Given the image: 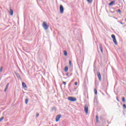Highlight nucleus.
<instances>
[{
  "mask_svg": "<svg viewBox=\"0 0 126 126\" xmlns=\"http://www.w3.org/2000/svg\"><path fill=\"white\" fill-rule=\"evenodd\" d=\"M42 27L44 30H47V29H49V25L47 24V22H43L42 24Z\"/></svg>",
  "mask_w": 126,
  "mask_h": 126,
  "instance_id": "f257e3e1",
  "label": "nucleus"
},
{
  "mask_svg": "<svg viewBox=\"0 0 126 126\" xmlns=\"http://www.w3.org/2000/svg\"><path fill=\"white\" fill-rule=\"evenodd\" d=\"M111 37L113 39V41L115 45H118V42H117V39H116V36L114 34L111 35Z\"/></svg>",
  "mask_w": 126,
  "mask_h": 126,
  "instance_id": "f03ea898",
  "label": "nucleus"
},
{
  "mask_svg": "<svg viewBox=\"0 0 126 126\" xmlns=\"http://www.w3.org/2000/svg\"><path fill=\"white\" fill-rule=\"evenodd\" d=\"M68 100L71 102H75L76 101V98L73 96H69L68 97Z\"/></svg>",
  "mask_w": 126,
  "mask_h": 126,
  "instance_id": "7ed1b4c3",
  "label": "nucleus"
},
{
  "mask_svg": "<svg viewBox=\"0 0 126 126\" xmlns=\"http://www.w3.org/2000/svg\"><path fill=\"white\" fill-rule=\"evenodd\" d=\"M97 77H98L99 81H102V77L101 76V74L100 73V72H97Z\"/></svg>",
  "mask_w": 126,
  "mask_h": 126,
  "instance_id": "20e7f679",
  "label": "nucleus"
},
{
  "mask_svg": "<svg viewBox=\"0 0 126 126\" xmlns=\"http://www.w3.org/2000/svg\"><path fill=\"white\" fill-rule=\"evenodd\" d=\"M84 110L86 114H88V105L86 104L85 105Z\"/></svg>",
  "mask_w": 126,
  "mask_h": 126,
  "instance_id": "39448f33",
  "label": "nucleus"
},
{
  "mask_svg": "<svg viewBox=\"0 0 126 126\" xmlns=\"http://www.w3.org/2000/svg\"><path fill=\"white\" fill-rule=\"evenodd\" d=\"M60 10L61 13H63V6L62 4L60 6Z\"/></svg>",
  "mask_w": 126,
  "mask_h": 126,
  "instance_id": "423d86ee",
  "label": "nucleus"
},
{
  "mask_svg": "<svg viewBox=\"0 0 126 126\" xmlns=\"http://www.w3.org/2000/svg\"><path fill=\"white\" fill-rule=\"evenodd\" d=\"M61 117H62V115H57L56 117V122H59Z\"/></svg>",
  "mask_w": 126,
  "mask_h": 126,
  "instance_id": "0eeeda50",
  "label": "nucleus"
},
{
  "mask_svg": "<svg viewBox=\"0 0 126 126\" xmlns=\"http://www.w3.org/2000/svg\"><path fill=\"white\" fill-rule=\"evenodd\" d=\"M9 86V83H7L5 89L4 90V92H6V90H7V89L8 88Z\"/></svg>",
  "mask_w": 126,
  "mask_h": 126,
  "instance_id": "6e6552de",
  "label": "nucleus"
},
{
  "mask_svg": "<svg viewBox=\"0 0 126 126\" xmlns=\"http://www.w3.org/2000/svg\"><path fill=\"white\" fill-rule=\"evenodd\" d=\"M22 86L24 88H27V85L24 82H22Z\"/></svg>",
  "mask_w": 126,
  "mask_h": 126,
  "instance_id": "1a4fd4ad",
  "label": "nucleus"
},
{
  "mask_svg": "<svg viewBox=\"0 0 126 126\" xmlns=\"http://www.w3.org/2000/svg\"><path fill=\"white\" fill-rule=\"evenodd\" d=\"M99 48H100L101 52L103 53V47H102V45H101V44L99 45Z\"/></svg>",
  "mask_w": 126,
  "mask_h": 126,
  "instance_id": "9d476101",
  "label": "nucleus"
},
{
  "mask_svg": "<svg viewBox=\"0 0 126 126\" xmlns=\"http://www.w3.org/2000/svg\"><path fill=\"white\" fill-rule=\"evenodd\" d=\"M10 15H13V10L11 9H10Z\"/></svg>",
  "mask_w": 126,
  "mask_h": 126,
  "instance_id": "9b49d317",
  "label": "nucleus"
},
{
  "mask_svg": "<svg viewBox=\"0 0 126 126\" xmlns=\"http://www.w3.org/2000/svg\"><path fill=\"white\" fill-rule=\"evenodd\" d=\"M67 70H68V67L66 66L64 67V71H65V72H67Z\"/></svg>",
  "mask_w": 126,
  "mask_h": 126,
  "instance_id": "f8f14e48",
  "label": "nucleus"
},
{
  "mask_svg": "<svg viewBox=\"0 0 126 126\" xmlns=\"http://www.w3.org/2000/svg\"><path fill=\"white\" fill-rule=\"evenodd\" d=\"M114 2H115V1H111L110 3H109V5H110V6L113 5L114 4Z\"/></svg>",
  "mask_w": 126,
  "mask_h": 126,
  "instance_id": "ddd939ff",
  "label": "nucleus"
},
{
  "mask_svg": "<svg viewBox=\"0 0 126 126\" xmlns=\"http://www.w3.org/2000/svg\"><path fill=\"white\" fill-rule=\"evenodd\" d=\"M28 102H29V99L26 98L25 99V104H28Z\"/></svg>",
  "mask_w": 126,
  "mask_h": 126,
  "instance_id": "4468645a",
  "label": "nucleus"
},
{
  "mask_svg": "<svg viewBox=\"0 0 126 126\" xmlns=\"http://www.w3.org/2000/svg\"><path fill=\"white\" fill-rule=\"evenodd\" d=\"M95 119H96V123H98V122H99V118H98L97 115H96V116H95Z\"/></svg>",
  "mask_w": 126,
  "mask_h": 126,
  "instance_id": "2eb2a0df",
  "label": "nucleus"
},
{
  "mask_svg": "<svg viewBox=\"0 0 126 126\" xmlns=\"http://www.w3.org/2000/svg\"><path fill=\"white\" fill-rule=\"evenodd\" d=\"M87 1H88L89 3H92L93 0H87Z\"/></svg>",
  "mask_w": 126,
  "mask_h": 126,
  "instance_id": "dca6fc26",
  "label": "nucleus"
},
{
  "mask_svg": "<svg viewBox=\"0 0 126 126\" xmlns=\"http://www.w3.org/2000/svg\"><path fill=\"white\" fill-rule=\"evenodd\" d=\"M122 102H123V103H125V102H126V98H125V97H122Z\"/></svg>",
  "mask_w": 126,
  "mask_h": 126,
  "instance_id": "f3484780",
  "label": "nucleus"
},
{
  "mask_svg": "<svg viewBox=\"0 0 126 126\" xmlns=\"http://www.w3.org/2000/svg\"><path fill=\"white\" fill-rule=\"evenodd\" d=\"M64 56H67V52L65 50L64 51Z\"/></svg>",
  "mask_w": 126,
  "mask_h": 126,
  "instance_id": "a211bd4d",
  "label": "nucleus"
},
{
  "mask_svg": "<svg viewBox=\"0 0 126 126\" xmlns=\"http://www.w3.org/2000/svg\"><path fill=\"white\" fill-rule=\"evenodd\" d=\"M2 69H3V67L2 66H1L0 68V72H1V71H2Z\"/></svg>",
  "mask_w": 126,
  "mask_h": 126,
  "instance_id": "6ab92c4d",
  "label": "nucleus"
},
{
  "mask_svg": "<svg viewBox=\"0 0 126 126\" xmlns=\"http://www.w3.org/2000/svg\"><path fill=\"white\" fill-rule=\"evenodd\" d=\"M3 119H4V118L3 117H2L0 118V122H1V121H2L3 120Z\"/></svg>",
  "mask_w": 126,
  "mask_h": 126,
  "instance_id": "aec40b11",
  "label": "nucleus"
},
{
  "mask_svg": "<svg viewBox=\"0 0 126 126\" xmlns=\"http://www.w3.org/2000/svg\"><path fill=\"white\" fill-rule=\"evenodd\" d=\"M94 94H97V90L96 89H94Z\"/></svg>",
  "mask_w": 126,
  "mask_h": 126,
  "instance_id": "412c9836",
  "label": "nucleus"
},
{
  "mask_svg": "<svg viewBox=\"0 0 126 126\" xmlns=\"http://www.w3.org/2000/svg\"><path fill=\"white\" fill-rule=\"evenodd\" d=\"M63 84H64V85H65V86L66 85V82L63 81Z\"/></svg>",
  "mask_w": 126,
  "mask_h": 126,
  "instance_id": "4be33fe9",
  "label": "nucleus"
},
{
  "mask_svg": "<svg viewBox=\"0 0 126 126\" xmlns=\"http://www.w3.org/2000/svg\"><path fill=\"white\" fill-rule=\"evenodd\" d=\"M123 108H124L125 109H126V104H123Z\"/></svg>",
  "mask_w": 126,
  "mask_h": 126,
  "instance_id": "5701e85b",
  "label": "nucleus"
},
{
  "mask_svg": "<svg viewBox=\"0 0 126 126\" xmlns=\"http://www.w3.org/2000/svg\"><path fill=\"white\" fill-rule=\"evenodd\" d=\"M69 65H71V61H69Z\"/></svg>",
  "mask_w": 126,
  "mask_h": 126,
  "instance_id": "b1692460",
  "label": "nucleus"
},
{
  "mask_svg": "<svg viewBox=\"0 0 126 126\" xmlns=\"http://www.w3.org/2000/svg\"><path fill=\"white\" fill-rule=\"evenodd\" d=\"M116 99H117L118 102H120V100H119V98H118V96L116 97Z\"/></svg>",
  "mask_w": 126,
  "mask_h": 126,
  "instance_id": "393cba45",
  "label": "nucleus"
},
{
  "mask_svg": "<svg viewBox=\"0 0 126 126\" xmlns=\"http://www.w3.org/2000/svg\"><path fill=\"white\" fill-rule=\"evenodd\" d=\"M118 12H119V13H121V12H122L121 9H118Z\"/></svg>",
  "mask_w": 126,
  "mask_h": 126,
  "instance_id": "a878e982",
  "label": "nucleus"
},
{
  "mask_svg": "<svg viewBox=\"0 0 126 126\" xmlns=\"http://www.w3.org/2000/svg\"><path fill=\"white\" fill-rule=\"evenodd\" d=\"M39 113H37L36 114V116L37 117V118H38V117H39Z\"/></svg>",
  "mask_w": 126,
  "mask_h": 126,
  "instance_id": "bb28decb",
  "label": "nucleus"
},
{
  "mask_svg": "<svg viewBox=\"0 0 126 126\" xmlns=\"http://www.w3.org/2000/svg\"><path fill=\"white\" fill-rule=\"evenodd\" d=\"M77 84H78L77 82H75V85H77Z\"/></svg>",
  "mask_w": 126,
  "mask_h": 126,
  "instance_id": "cd10ccee",
  "label": "nucleus"
},
{
  "mask_svg": "<svg viewBox=\"0 0 126 126\" xmlns=\"http://www.w3.org/2000/svg\"><path fill=\"white\" fill-rule=\"evenodd\" d=\"M52 110H53V111H54V110H56V108H55V107H53V108H52Z\"/></svg>",
  "mask_w": 126,
  "mask_h": 126,
  "instance_id": "c85d7f7f",
  "label": "nucleus"
},
{
  "mask_svg": "<svg viewBox=\"0 0 126 126\" xmlns=\"http://www.w3.org/2000/svg\"><path fill=\"white\" fill-rule=\"evenodd\" d=\"M66 76H68V73H66Z\"/></svg>",
  "mask_w": 126,
  "mask_h": 126,
  "instance_id": "c756f323",
  "label": "nucleus"
},
{
  "mask_svg": "<svg viewBox=\"0 0 126 126\" xmlns=\"http://www.w3.org/2000/svg\"><path fill=\"white\" fill-rule=\"evenodd\" d=\"M119 23H120V24H122V25L123 24V22H120Z\"/></svg>",
  "mask_w": 126,
  "mask_h": 126,
  "instance_id": "7c9ffc66",
  "label": "nucleus"
},
{
  "mask_svg": "<svg viewBox=\"0 0 126 126\" xmlns=\"http://www.w3.org/2000/svg\"><path fill=\"white\" fill-rule=\"evenodd\" d=\"M18 77H20V76H18Z\"/></svg>",
  "mask_w": 126,
  "mask_h": 126,
  "instance_id": "2f4dec72",
  "label": "nucleus"
}]
</instances>
